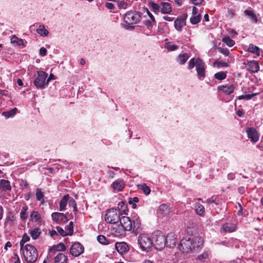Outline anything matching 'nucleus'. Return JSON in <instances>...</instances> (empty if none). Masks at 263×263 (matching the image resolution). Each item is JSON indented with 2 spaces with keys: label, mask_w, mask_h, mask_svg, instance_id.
<instances>
[{
  "label": "nucleus",
  "mask_w": 263,
  "mask_h": 263,
  "mask_svg": "<svg viewBox=\"0 0 263 263\" xmlns=\"http://www.w3.org/2000/svg\"><path fill=\"white\" fill-rule=\"evenodd\" d=\"M23 254L25 261L27 263H34L38 257L36 249L32 245L27 244L23 250Z\"/></svg>",
  "instance_id": "1"
},
{
  "label": "nucleus",
  "mask_w": 263,
  "mask_h": 263,
  "mask_svg": "<svg viewBox=\"0 0 263 263\" xmlns=\"http://www.w3.org/2000/svg\"><path fill=\"white\" fill-rule=\"evenodd\" d=\"M153 245L155 249L161 250L166 246L165 236L161 231H156L153 234Z\"/></svg>",
  "instance_id": "2"
},
{
  "label": "nucleus",
  "mask_w": 263,
  "mask_h": 263,
  "mask_svg": "<svg viewBox=\"0 0 263 263\" xmlns=\"http://www.w3.org/2000/svg\"><path fill=\"white\" fill-rule=\"evenodd\" d=\"M138 243L142 251L149 252L152 249L153 242L147 235L141 234L138 237Z\"/></svg>",
  "instance_id": "3"
},
{
  "label": "nucleus",
  "mask_w": 263,
  "mask_h": 263,
  "mask_svg": "<svg viewBox=\"0 0 263 263\" xmlns=\"http://www.w3.org/2000/svg\"><path fill=\"white\" fill-rule=\"evenodd\" d=\"M142 15L141 12L129 11L125 14L124 21L128 25L137 24L140 21Z\"/></svg>",
  "instance_id": "4"
},
{
  "label": "nucleus",
  "mask_w": 263,
  "mask_h": 263,
  "mask_svg": "<svg viewBox=\"0 0 263 263\" xmlns=\"http://www.w3.org/2000/svg\"><path fill=\"white\" fill-rule=\"evenodd\" d=\"M37 77L35 79L33 83L37 88L44 89L47 84L46 80L48 77V74L43 71H37Z\"/></svg>",
  "instance_id": "5"
},
{
  "label": "nucleus",
  "mask_w": 263,
  "mask_h": 263,
  "mask_svg": "<svg viewBox=\"0 0 263 263\" xmlns=\"http://www.w3.org/2000/svg\"><path fill=\"white\" fill-rule=\"evenodd\" d=\"M119 214L116 209L107 210L105 216V220L109 223H115L120 220Z\"/></svg>",
  "instance_id": "6"
},
{
  "label": "nucleus",
  "mask_w": 263,
  "mask_h": 263,
  "mask_svg": "<svg viewBox=\"0 0 263 263\" xmlns=\"http://www.w3.org/2000/svg\"><path fill=\"white\" fill-rule=\"evenodd\" d=\"M192 238H182L179 245V250L183 253L188 254L192 252Z\"/></svg>",
  "instance_id": "7"
},
{
  "label": "nucleus",
  "mask_w": 263,
  "mask_h": 263,
  "mask_svg": "<svg viewBox=\"0 0 263 263\" xmlns=\"http://www.w3.org/2000/svg\"><path fill=\"white\" fill-rule=\"evenodd\" d=\"M204 240L202 237L197 236L192 238V252L197 253L203 247Z\"/></svg>",
  "instance_id": "8"
},
{
  "label": "nucleus",
  "mask_w": 263,
  "mask_h": 263,
  "mask_svg": "<svg viewBox=\"0 0 263 263\" xmlns=\"http://www.w3.org/2000/svg\"><path fill=\"white\" fill-rule=\"evenodd\" d=\"M196 69L198 79L200 80H203L205 77V64L200 58H197Z\"/></svg>",
  "instance_id": "9"
},
{
  "label": "nucleus",
  "mask_w": 263,
  "mask_h": 263,
  "mask_svg": "<svg viewBox=\"0 0 263 263\" xmlns=\"http://www.w3.org/2000/svg\"><path fill=\"white\" fill-rule=\"evenodd\" d=\"M84 248L83 246L78 242L73 243L70 248V254L74 257L80 256L84 252Z\"/></svg>",
  "instance_id": "10"
},
{
  "label": "nucleus",
  "mask_w": 263,
  "mask_h": 263,
  "mask_svg": "<svg viewBox=\"0 0 263 263\" xmlns=\"http://www.w3.org/2000/svg\"><path fill=\"white\" fill-rule=\"evenodd\" d=\"M166 247L168 248H174L177 242V237L174 232H171L165 236Z\"/></svg>",
  "instance_id": "11"
},
{
  "label": "nucleus",
  "mask_w": 263,
  "mask_h": 263,
  "mask_svg": "<svg viewBox=\"0 0 263 263\" xmlns=\"http://www.w3.org/2000/svg\"><path fill=\"white\" fill-rule=\"evenodd\" d=\"M246 133L248 138L253 143H256L259 140V134L257 130L254 127H248L246 129Z\"/></svg>",
  "instance_id": "12"
},
{
  "label": "nucleus",
  "mask_w": 263,
  "mask_h": 263,
  "mask_svg": "<svg viewBox=\"0 0 263 263\" xmlns=\"http://www.w3.org/2000/svg\"><path fill=\"white\" fill-rule=\"evenodd\" d=\"M51 218L53 221L56 223H65L68 219L66 215L62 213L54 212L51 214Z\"/></svg>",
  "instance_id": "13"
},
{
  "label": "nucleus",
  "mask_w": 263,
  "mask_h": 263,
  "mask_svg": "<svg viewBox=\"0 0 263 263\" xmlns=\"http://www.w3.org/2000/svg\"><path fill=\"white\" fill-rule=\"evenodd\" d=\"M117 251L121 255L127 253L129 250L128 245L125 242H117L115 245Z\"/></svg>",
  "instance_id": "14"
},
{
  "label": "nucleus",
  "mask_w": 263,
  "mask_h": 263,
  "mask_svg": "<svg viewBox=\"0 0 263 263\" xmlns=\"http://www.w3.org/2000/svg\"><path fill=\"white\" fill-rule=\"evenodd\" d=\"M120 224L126 231H130L133 228V220L127 216H122L120 219Z\"/></svg>",
  "instance_id": "15"
},
{
  "label": "nucleus",
  "mask_w": 263,
  "mask_h": 263,
  "mask_svg": "<svg viewBox=\"0 0 263 263\" xmlns=\"http://www.w3.org/2000/svg\"><path fill=\"white\" fill-rule=\"evenodd\" d=\"M111 234L116 237L124 236L126 234V231L121 224L116 225L111 229Z\"/></svg>",
  "instance_id": "16"
},
{
  "label": "nucleus",
  "mask_w": 263,
  "mask_h": 263,
  "mask_svg": "<svg viewBox=\"0 0 263 263\" xmlns=\"http://www.w3.org/2000/svg\"><path fill=\"white\" fill-rule=\"evenodd\" d=\"M247 69L252 72H257L259 70V65L257 61L255 60H252L248 61L246 64Z\"/></svg>",
  "instance_id": "17"
},
{
  "label": "nucleus",
  "mask_w": 263,
  "mask_h": 263,
  "mask_svg": "<svg viewBox=\"0 0 263 263\" xmlns=\"http://www.w3.org/2000/svg\"><path fill=\"white\" fill-rule=\"evenodd\" d=\"M66 250V248L65 245L63 243H60L50 248L48 256H52V254L54 255L58 251H65Z\"/></svg>",
  "instance_id": "18"
},
{
  "label": "nucleus",
  "mask_w": 263,
  "mask_h": 263,
  "mask_svg": "<svg viewBox=\"0 0 263 263\" xmlns=\"http://www.w3.org/2000/svg\"><path fill=\"white\" fill-rule=\"evenodd\" d=\"M111 186L114 190L120 192L125 187V183L122 179H118L112 182Z\"/></svg>",
  "instance_id": "19"
},
{
  "label": "nucleus",
  "mask_w": 263,
  "mask_h": 263,
  "mask_svg": "<svg viewBox=\"0 0 263 263\" xmlns=\"http://www.w3.org/2000/svg\"><path fill=\"white\" fill-rule=\"evenodd\" d=\"M133 231L135 234H137L140 232L142 230L141 227V220L139 217H134L133 220Z\"/></svg>",
  "instance_id": "20"
},
{
  "label": "nucleus",
  "mask_w": 263,
  "mask_h": 263,
  "mask_svg": "<svg viewBox=\"0 0 263 263\" xmlns=\"http://www.w3.org/2000/svg\"><path fill=\"white\" fill-rule=\"evenodd\" d=\"M211 254V253L210 250H205L202 253L198 255L195 258V260L203 262L210 258Z\"/></svg>",
  "instance_id": "21"
},
{
  "label": "nucleus",
  "mask_w": 263,
  "mask_h": 263,
  "mask_svg": "<svg viewBox=\"0 0 263 263\" xmlns=\"http://www.w3.org/2000/svg\"><path fill=\"white\" fill-rule=\"evenodd\" d=\"M236 225L232 223H225L223 224L222 229L225 233H232L236 230Z\"/></svg>",
  "instance_id": "22"
},
{
  "label": "nucleus",
  "mask_w": 263,
  "mask_h": 263,
  "mask_svg": "<svg viewBox=\"0 0 263 263\" xmlns=\"http://www.w3.org/2000/svg\"><path fill=\"white\" fill-rule=\"evenodd\" d=\"M234 86L233 85H221L218 87V89L222 91L224 93L230 95L234 90Z\"/></svg>",
  "instance_id": "23"
},
{
  "label": "nucleus",
  "mask_w": 263,
  "mask_h": 263,
  "mask_svg": "<svg viewBox=\"0 0 263 263\" xmlns=\"http://www.w3.org/2000/svg\"><path fill=\"white\" fill-rule=\"evenodd\" d=\"M245 14L248 16L251 21L252 23H257L258 22V18L256 15V14L254 13V12L253 10H245L244 11Z\"/></svg>",
  "instance_id": "24"
},
{
  "label": "nucleus",
  "mask_w": 263,
  "mask_h": 263,
  "mask_svg": "<svg viewBox=\"0 0 263 263\" xmlns=\"http://www.w3.org/2000/svg\"><path fill=\"white\" fill-rule=\"evenodd\" d=\"M55 263H68V258L67 256L62 253H59L54 257Z\"/></svg>",
  "instance_id": "25"
},
{
  "label": "nucleus",
  "mask_w": 263,
  "mask_h": 263,
  "mask_svg": "<svg viewBox=\"0 0 263 263\" xmlns=\"http://www.w3.org/2000/svg\"><path fill=\"white\" fill-rule=\"evenodd\" d=\"M194 208L196 213L200 216H203L205 214V209L203 205L199 203H196L194 205Z\"/></svg>",
  "instance_id": "26"
},
{
  "label": "nucleus",
  "mask_w": 263,
  "mask_h": 263,
  "mask_svg": "<svg viewBox=\"0 0 263 263\" xmlns=\"http://www.w3.org/2000/svg\"><path fill=\"white\" fill-rule=\"evenodd\" d=\"M162 6L161 8V12L163 14H169L172 11V7L170 4L165 2L161 3Z\"/></svg>",
  "instance_id": "27"
},
{
  "label": "nucleus",
  "mask_w": 263,
  "mask_h": 263,
  "mask_svg": "<svg viewBox=\"0 0 263 263\" xmlns=\"http://www.w3.org/2000/svg\"><path fill=\"white\" fill-rule=\"evenodd\" d=\"M69 199V195L68 194L65 195L63 197L60 203L59 210L60 211H63L65 210Z\"/></svg>",
  "instance_id": "28"
},
{
  "label": "nucleus",
  "mask_w": 263,
  "mask_h": 263,
  "mask_svg": "<svg viewBox=\"0 0 263 263\" xmlns=\"http://www.w3.org/2000/svg\"><path fill=\"white\" fill-rule=\"evenodd\" d=\"M158 213L165 216L169 214L170 209L168 205L165 204H162L159 207Z\"/></svg>",
  "instance_id": "29"
},
{
  "label": "nucleus",
  "mask_w": 263,
  "mask_h": 263,
  "mask_svg": "<svg viewBox=\"0 0 263 263\" xmlns=\"http://www.w3.org/2000/svg\"><path fill=\"white\" fill-rule=\"evenodd\" d=\"M185 25L184 18L177 19L174 22V26L176 30L180 31L183 26Z\"/></svg>",
  "instance_id": "30"
},
{
  "label": "nucleus",
  "mask_w": 263,
  "mask_h": 263,
  "mask_svg": "<svg viewBox=\"0 0 263 263\" xmlns=\"http://www.w3.org/2000/svg\"><path fill=\"white\" fill-rule=\"evenodd\" d=\"M249 52L256 54L257 56L260 55V48L253 44H250L248 49Z\"/></svg>",
  "instance_id": "31"
},
{
  "label": "nucleus",
  "mask_w": 263,
  "mask_h": 263,
  "mask_svg": "<svg viewBox=\"0 0 263 263\" xmlns=\"http://www.w3.org/2000/svg\"><path fill=\"white\" fill-rule=\"evenodd\" d=\"M29 233L32 237V238L34 240H36L37 239L40 235L41 234V231L40 228H35L34 229L30 230L29 231Z\"/></svg>",
  "instance_id": "32"
},
{
  "label": "nucleus",
  "mask_w": 263,
  "mask_h": 263,
  "mask_svg": "<svg viewBox=\"0 0 263 263\" xmlns=\"http://www.w3.org/2000/svg\"><path fill=\"white\" fill-rule=\"evenodd\" d=\"M30 220L34 222H41V216L37 211H33L30 214Z\"/></svg>",
  "instance_id": "33"
},
{
  "label": "nucleus",
  "mask_w": 263,
  "mask_h": 263,
  "mask_svg": "<svg viewBox=\"0 0 263 263\" xmlns=\"http://www.w3.org/2000/svg\"><path fill=\"white\" fill-rule=\"evenodd\" d=\"M189 56L186 53L183 54H180L177 58V62L181 65L185 64L186 61L188 60Z\"/></svg>",
  "instance_id": "34"
},
{
  "label": "nucleus",
  "mask_w": 263,
  "mask_h": 263,
  "mask_svg": "<svg viewBox=\"0 0 263 263\" xmlns=\"http://www.w3.org/2000/svg\"><path fill=\"white\" fill-rule=\"evenodd\" d=\"M0 185L5 190H7V191H11V186L10 185V182L9 180H5V179H1L0 180Z\"/></svg>",
  "instance_id": "35"
},
{
  "label": "nucleus",
  "mask_w": 263,
  "mask_h": 263,
  "mask_svg": "<svg viewBox=\"0 0 263 263\" xmlns=\"http://www.w3.org/2000/svg\"><path fill=\"white\" fill-rule=\"evenodd\" d=\"M36 32L37 33L43 36H46L48 34V30L45 29L43 25H39V28L36 29Z\"/></svg>",
  "instance_id": "36"
},
{
  "label": "nucleus",
  "mask_w": 263,
  "mask_h": 263,
  "mask_svg": "<svg viewBox=\"0 0 263 263\" xmlns=\"http://www.w3.org/2000/svg\"><path fill=\"white\" fill-rule=\"evenodd\" d=\"M118 208L121 214H126V212L127 211V205L125 202L121 201L118 204Z\"/></svg>",
  "instance_id": "37"
},
{
  "label": "nucleus",
  "mask_w": 263,
  "mask_h": 263,
  "mask_svg": "<svg viewBox=\"0 0 263 263\" xmlns=\"http://www.w3.org/2000/svg\"><path fill=\"white\" fill-rule=\"evenodd\" d=\"M28 209V207L26 204L23 206L20 213V218L22 220H25L27 219Z\"/></svg>",
  "instance_id": "38"
},
{
  "label": "nucleus",
  "mask_w": 263,
  "mask_h": 263,
  "mask_svg": "<svg viewBox=\"0 0 263 263\" xmlns=\"http://www.w3.org/2000/svg\"><path fill=\"white\" fill-rule=\"evenodd\" d=\"M222 42L224 43L227 46L231 47L235 44V42L232 40L229 36L222 38Z\"/></svg>",
  "instance_id": "39"
},
{
  "label": "nucleus",
  "mask_w": 263,
  "mask_h": 263,
  "mask_svg": "<svg viewBox=\"0 0 263 263\" xmlns=\"http://www.w3.org/2000/svg\"><path fill=\"white\" fill-rule=\"evenodd\" d=\"M227 73V72L219 71L215 73L214 77L216 79L222 81L226 78Z\"/></svg>",
  "instance_id": "40"
},
{
  "label": "nucleus",
  "mask_w": 263,
  "mask_h": 263,
  "mask_svg": "<svg viewBox=\"0 0 263 263\" xmlns=\"http://www.w3.org/2000/svg\"><path fill=\"white\" fill-rule=\"evenodd\" d=\"M97 240L102 245H107L110 243V241L107 239L106 237L102 235L98 236Z\"/></svg>",
  "instance_id": "41"
},
{
  "label": "nucleus",
  "mask_w": 263,
  "mask_h": 263,
  "mask_svg": "<svg viewBox=\"0 0 263 263\" xmlns=\"http://www.w3.org/2000/svg\"><path fill=\"white\" fill-rule=\"evenodd\" d=\"M138 188L139 189H141L143 192V193L146 195L149 194L151 192L150 188L145 183H143L141 185H139Z\"/></svg>",
  "instance_id": "42"
},
{
  "label": "nucleus",
  "mask_w": 263,
  "mask_h": 263,
  "mask_svg": "<svg viewBox=\"0 0 263 263\" xmlns=\"http://www.w3.org/2000/svg\"><path fill=\"white\" fill-rule=\"evenodd\" d=\"M17 109L14 108L13 109H11L8 111H4L3 112V115L6 118H8L14 116L16 114Z\"/></svg>",
  "instance_id": "43"
},
{
  "label": "nucleus",
  "mask_w": 263,
  "mask_h": 263,
  "mask_svg": "<svg viewBox=\"0 0 263 263\" xmlns=\"http://www.w3.org/2000/svg\"><path fill=\"white\" fill-rule=\"evenodd\" d=\"M201 20V15L198 14L197 15H195L191 17L190 18V22L191 24L193 25H196L200 22Z\"/></svg>",
  "instance_id": "44"
},
{
  "label": "nucleus",
  "mask_w": 263,
  "mask_h": 263,
  "mask_svg": "<svg viewBox=\"0 0 263 263\" xmlns=\"http://www.w3.org/2000/svg\"><path fill=\"white\" fill-rule=\"evenodd\" d=\"M66 233L68 235L71 236L73 233V223L70 221L69 224L66 227Z\"/></svg>",
  "instance_id": "45"
},
{
  "label": "nucleus",
  "mask_w": 263,
  "mask_h": 263,
  "mask_svg": "<svg viewBox=\"0 0 263 263\" xmlns=\"http://www.w3.org/2000/svg\"><path fill=\"white\" fill-rule=\"evenodd\" d=\"M35 195L36 200L38 201H41L42 200L43 201H42V203H43L44 201L43 198L44 195L40 189L37 188L36 189Z\"/></svg>",
  "instance_id": "46"
},
{
  "label": "nucleus",
  "mask_w": 263,
  "mask_h": 263,
  "mask_svg": "<svg viewBox=\"0 0 263 263\" xmlns=\"http://www.w3.org/2000/svg\"><path fill=\"white\" fill-rule=\"evenodd\" d=\"M258 93H253L252 94H249V95H241L238 97V100H242L244 99L246 100H249L252 99L254 96H256Z\"/></svg>",
  "instance_id": "47"
},
{
  "label": "nucleus",
  "mask_w": 263,
  "mask_h": 263,
  "mask_svg": "<svg viewBox=\"0 0 263 263\" xmlns=\"http://www.w3.org/2000/svg\"><path fill=\"white\" fill-rule=\"evenodd\" d=\"M11 43H16L17 45H22L23 44V40L18 38L15 35H13L11 39Z\"/></svg>",
  "instance_id": "48"
},
{
  "label": "nucleus",
  "mask_w": 263,
  "mask_h": 263,
  "mask_svg": "<svg viewBox=\"0 0 263 263\" xmlns=\"http://www.w3.org/2000/svg\"><path fill=\"white\" fill-rule=\"evenodd\" d=\"M149 7L152 9L153 11L155 13H157L159 12L160 6L156 3L154 2H151L149 4Z\"/></svg>",
  "instance_id": "49"
},
{
  "label": "nucleus",
  "mask_w": 263,
  "mask_h": 263,
  "mask_svg": "<svg viewBox=\"0 0 263 263\" xmlns=\"http://www.w3.org/2000/svg\"><path fill=\"white\" fill-rule=\"evenodd\" d=\"M213 65H217L218 67H228L229 66V64L228 63L218 60L215 61Z\"/></svg>",
  "instance_id": "50"
},
{
  "label": "nucleus",
  "mask_w": 263,
  "mask_h": 263,
  "mask_svg": "<svg viewBox=\"0 0 263 263\" xmlns=\"http://www.w3.org/2000/svg\"><path fill=\"white\" fill-rule=\"evenodd\" d=\"M166 48L168 51H173L177 50L178 48V46L176 45L171 44V43H167L166 44Z\"/></svg>",
  "instance_id": "51"
},
{
  "label": "nucleus",
  "mask_w": 263,
  "mask_h": 263,
  "mask_svg": "<svg viewBox=\"0 0 263 263\" xmlns=\"http://www.w3.org/2000/svg\"><path fill=\"white\" fill-rule=\"evenodd\" d=\"M196 65H197V59H195L194 58H192L190 60V61L189 62L188 69H191L193 68L195 66H196Z\"/></svg>",
  "instance_id": "52"
},
{
  "label": "nucleus",
  "mask_w": 263,
  "mask_h": 263,
  "mask_svg": "<svg viewBox=\"0 0 263 263\" xmlns=\"http://www.w3.org/2000/svg\"><path fill=\"white\" fill-rule=\"evenodd\" d=\"M69 206H71L73 208V211H74V212L78 211L77 203L74 199L71 198L69 200Z\"/></svg>",
  "instance_id": "53"
},
{
  "label": "nucleus",
  "mask_w": 263,
  "mask_h": 263,
  "mask_svg": "<svg viewBox=\"0 0 263 263\" xmlns=\"http://www.w3.org/2000/svg\"><path fill=\"white\" fill-rule=\"evenodd\" d=\"M217 49L219 52L221 53L226 56H228L230 53L229 50L227 48L218 47Z\"/></svg>",
  "instance_id": "54"
},
{
  "label": "nucleus",
  "mask_w": 263,
  "mask_h": 263,
  "mask_svg": "<svg viewBox=\"0 0 263 263\" xmlns=\"http://www.w3.org/2000/svg\"><path fill=\"white\" fill-rule=\"evenodd\" d=\"M58 232L62 236H65L68 235L66 231H64L62 228L57 226L56 227Z\"/></svg>",
  "instance_id": "55"
},
{
  "label": "nucleus",
  "mask_w": 263,
  "mask_h": 263,
  "mask_svg": "<svg viewBox=\"0 0 263 263\" xmlns=\"http://www.w3.org/2000/svg\"><path fill=\"white\" fill-rule=\"evenodd\" d=\"M127 6V3L125 2L124 1H121L118 3V6L120 9H125Z\"/></svg>",
  "instance_id": "56"
},
{
  "label": "nucleus",
  "mask_w": 263,
  "mask_h": 263,
  "mask_svg": "<svg viewBox=\"0 0 263 263\" xmlns=\"http://www.w3.org/2000/svg\"><path fill=\"white\" fill-rule=\"evenodd\" d=\"M144 9L146 12L147 15H148V16L149 17V18H151L152 21L153 23H154L155 24H156V21L155 20V18L154 16H153V15L149 12V11L148 10V8H144Z\"/></svg>",
  "instance_id": "57"
},
{
  "label": "nucleus",
  "mask_w": 263,
  "mask_h": 263,
  "mask_svg": "<svg viewBox=\"0 0 263 263\" xmlns=\"http://www.w3.org/2000/svg\"><path fill=\"white\" fill-rule=\"evenodd\" d=\"M216 196H212V197L208 198L206 200V203L208 204H211V203H215L216 204H217V203L216 202Z\"/></svg>",
  "instance_id": "58"
},
{
  "label": "nucleus",
  "mask_w": 263,
  "mask_h": 263,
  "mask_svg": "<svg viewBox=\"0 0 263 263\" xmlns=\"http://www.w3.org/2000/svg\"><path fill=\"white\" fill-rule=\"evenodd\" d=\"M152 20H146L143 22V24L147 27L148 29H151L153 28Z\"/></svg>",
  "instance_id": "59"
},
{
  "label": "nucleus",
  "mask_w": 263,
  "mask_h": 263,
  "mask_svg": "<svg viewBox=\"0 0 263 263\" xmlns=\"http://www.w3.org/2000/svg\"><path fill=\"white\" fill-rule=\"evenodd\" d=\"M235 15V11L234 9H230L228 11V16L232 18Z\"/></svg>",
  "instance_id": "60"
},
{
  "label": "nucleus",
  "mask_w": 263,
  "mask_h": 263,
  "mask_svg": "<svg viewBox=\"0 0 263 263\" xmlns=\"http://www.w3.org/2000/svg\"><path fill=\"white\" fill-rule=\"evenodd\" d=\"M47 49L45 47H41L40 49V54L42 57H44L47 54Z\"/></svg>",
  "instance_id": "61"
},
{
  "label": "nucleus",
  "mask_w": 263,
  "mask_h": 263,
  "mask_svg": "<svg viewBox=\"0 0 263 263\" xmlns=\"http://www.w3.org/2000/svg\"><path fill=\"white\" fill-rule=\"evenodd\" d=\"M139 201V198L137 197H135L134 198H129L128 200L129 204H131L133 203H137Z\"/></svg>",
  "instance_id": "62"
},
{
  "label": "nucleus",
  "mask_w": 263,
  "mask_h": 263,
  "mask_svg": "<svg viewBox=\"0 0 263 263\" xmlns=\"http://www.w3.org/2000/svg\"><path fill=\"white\" fill-rule=\"evenodd\" d=\"M30 240L29 236L27 235V234L25 233L23 235L22 238L21 239L22 242H26Z\"/></svg>",
  "instance_id": "63"
},
{
  "label": "nucleus",
  "mask_w": 263,
  "mask_h": 263,
  "mask_svg": "<svg viewBox=\"0 0 263 263\" xmlns=\"http://www.w3.org/2000/svg\"><path fill=\"white\" fill-rule=\"evenodd\" d=\"M237 115L239 117H242L245 116V112L243 110L239 109L236 111Z\"/></svg>",
  "instance_id": "64"
}]
</instances>
